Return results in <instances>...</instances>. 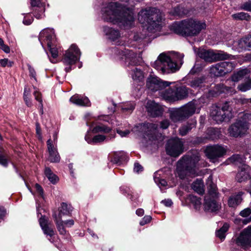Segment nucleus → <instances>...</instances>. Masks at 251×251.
I'll return each mask as SVG.
<instances>
[{"label":"nucleus","mask_w":251,"mask_h":251,"mask_svg":"<svg viewBox=\"0 0 251 251\" xmlns=\"http://www.w3.org/2000/svg\"><path fill=\"white\" fill-rule=\"evenodd\" d=\"M101 13L104 21L125 28L130 27L134 23L132 9L117 2L103 4Z\"/></svg>","instance_id":"obj_1"},{"label":"nucleus","mask_w":251,"mask_h":251,"mask_svg":"<svg viewBox=\"0 0 251 251\" xmlns=\"http://www.w3.org/2000/svg\"><path fill=\"white\" fill-rule=\"evenodd\" d=\"M184 54L173 52V61L171 57L165 52L161 53L152 63V66L163 74L174 73L177 71L183 64Z\"/></svg>","instance_id":"obj_2"},{"label":"nucleus","mask_w":251,"mask_h":251,"mask_svg":"<svg viewBox=\"0 0 251 251\" xmlns=\"http://www.w3.org/2000/svg\"><path fill=\"white\" fill-rule=\"evenodd\" d=\"M206 27L204 22L193 19L175 22L170 26L171 30L175 33L185 36H196Z\"/></svg>","instance_id":"obj_3"},{"label":"nucleus","mask_w":251,"mask_h":251,"mask_svg":"<svg viewBox=\"0 0 251 251\" xmlns=\"http://www.w3.org/2000/svg\"><path fill=\"white\" fill-rule=\"evenodd\" d=\"M138 19L149 32H154L160 28L163 15L159 9L148 7L142 9L138 13Z\"/></svg>","instance_id":"obj_4"},{"label":"nucleus","mask_w":251,"mask_h":251,"mask_svg":"<svg viewBox=\"0 0 251 251\" xmlns=\"http://www.w3.org/2000/svg\"><path fill=\"white\" fill-rule=\"evenodd\" d=\"M200 160V157L196 154H187L183 156L177 163L178 176L181 179H183L187 176H197V166Z\"/></svg>","instance_id":"obj_5"},{"label":"nucleus","mask_w":251,"mask_h":251,"mask_svg":"<svg viewBox=\"0 0 251 251\" xmlns=\"http://www.w3.org/2000/svg\"><path fill=\"white\" fill-rule=\"evenodd\" d=\"M251 121V114L243 113L241 114L236 121L228 127L227 131L229 135L235 138L243 136L249 128V122Z\"/></svg>","instance_id":"obj_6"},{"label":"nucleus","mask_w":251,"mask_h":251,"mask_svg":"<svg viewBox=\"0 0 251 251\" xmlns=\"http://www.w3.org/2000/svg\"><path fill=\"white\" fill-rule=\"evenodd\" d=\"M197 101L192 100L179 108L170 112V118L174 122H182L192 116L197 110Z\"/></svg>","instance_id":"obj_7"},{"label":"nucleus","mask_w":251,"mask_h":251,"mask_svg":"<svg viewBox=\"0 0 251 251\" xmlns=\"http://www.w3.org/2000/svg\"><path fill=\"white\" fill-rule=\"evenodd\" d=\"M39 40L43 47H44L43 42L44 41L47 42L52 57V59L50 58V61L53 63H56L55 59L58 56V50L54 47L56 46V39L53 29L46 28L42 30L39 36Z\"/></svg>","instance_id":"obj_8"},{"label":"nucleus","mask_w":251,"mask_h":251,"mask_svg":"<svg viewBox=\"0 0 251 251\" xmlns=\"http://www.w3.org/2000/svg\"><path fill=\"white\" fill-rule=\"evenodd\" d=\"M232 110L229 102H225L222 107L213 105L210 109V116L217 123H221L226 119H229V115Z\"/></svg>","instance_id":"obj_9"},{"label":"nucleus","mask_w":251,"mask_h":251,"mask_svg":"<svg viewBox=\"0 0 251 251\" xmlns=\"http://www.w3.org/2000/svg\"><path fill=\"white\" fill-rule=\"evenodd\" d=\"M165 149L168 155L177 157L183 152L184 142L178 137L172 138L168 140Z\"/></svg>","instance_id":"obj_10"},{"label":"nucleus","mask_w":251,"mask_h":251,"mask_svg":"<svg viewBox=\"0 0 251 251\" xmlns=\"http://www.w3.org/2000/svg\"><path fill=\"white\" fill-rule=\"evenodd\" d=\"M81 52L77 47L73 44L69 49L66 50L62 61L66 65H69L68 67L65 68L66 72H69L72 70L71 65L76 63L80 57Z\"/></svg>","instance_id":"obj_11"},{"label":"nucleus","mask_w":251,"mask_h":251,"mask_svg":"<svg viewBox=\"0 0 251 251\" xmlns=\"http://www.w3.org/2000/svg\"><path fill=\"white\" fill-rule=\"evenodd\" d=\"M58 211L59 212L58 214L56 211H54L52 214V217L59 233L61 234L64 235L66 233V230L64 228L62 217L64 215L70 214L72 209L70 205H68L67 203L62 202L61 204V206L58 208Z\"/></svg>","instance_id":"obj_12"},{"label":"nucleus","mask_w":251,"mask_h":251,"mask_svg":"<svg viewBox=\"0 0 251 251\" xmlns=\"http://www.w3.org/2000/svg\"><path fill=\"white\" fill-rule=\"evenodd\" d=\"M188 94V89L185 86L174 87L166 90L164 96L169 100L176 101L184 99Z\"/></svg>","instance_id":"obj_13"},{"label":"nucleus","mask_w":251,"mask_h":251,"mask_svg":"<svg viewBox=\"0 0 251 251\" xmlns=\"http://www.w3.org/2000/svg\"><path fill=\"white\" fill-rule=\"evenodd\" d=\"M235 64L231 62H222L215 64L211 68V72L216 76L223 75L231 72Z\"/></svg>","instance_id":"obj_14"},{"label":"nucleus","mask_w":251,"mask_h":251,"mask_svg":"<svg viewBox=\"0 0 251 251\" xmlns=\"http://www.w3.org/2000/svg\"><path fill=\"white\" fill-rule=\"evenodd\" d=\"M124 47H121L119 50L117 51L118 56L120 59H125L126 64L127 65H136L139 62V58L137 55L132 50L127 49L123 50Z\"/></svg>","instance_id":"obj_15"},{"label":"nucleus","mask_w":251,"mask_h":251,"mask_svg":"<svg viewBox=\"0 0 251 251\" xmlns=\"http://www.w3.org/2000/svg\"><path fill=\"white\" fill-rule=\"evenodd\" d=\"M171 82L166 81H163L159 77L150 75L147 80V87L149 89L152 91H157L169 86Z\"/></svg>","instance_id":"obj_16"},{"label":"nucleus","mask_w":251,"mask_h":251,"mask_svg":"<svg viewBox=\"0 0 251 251\" xmlns=\"http://www.w3.org/2000/svg\"><path fill=\"white\" fill-rule=\"evenodd\" d=\"M236 244L244 248L251 246V226L245 229L236 240Z\"/></svg>","instance_id":"obj_17"},{"label":"nucleus","mask_w":251,"mask_h":251,"mask_svg":"<svg viewBox=\"0 0 251 251\" xmlns=\"http://www.w3.org/2000/svg\"><path fill=\"white\" fill-rule=\"evenodd\" d=\"M226 152L225 148L219 145L208 146L205 151L206 156L211 160L222 157Z\"/></svg>","instance_id":"obj_18"},{"label":"nucleus","mask_w":251,"mask_h":251,"mask_svg":"<svg viewBox=\"0 0 251 251\" xmlns=\"http://www.w3.org/2000/svg\"><path fill=\"white\" fill-rule=\"evenodd\" d=\"M30 5L35 17L38 19H42L44 16L45 3L41 0H30Z\"/></svg>","instance_id":"obj_19"},{"label":"nucleus","mask_w":251,"mask_h":251,"mask_svg":"<svg viewBox=\"0 0 251 251\" xmlns=\"http://www.w3.org/2000/svg\"><path fill=\"white\" fill-rule=\"evenodd\" d=\"M203 207L204 210L207 212H216L220 209L221 205L215 199L210 198L208 196H205Z\"/></svg>","instance_id":"obj_20"},{"label":"nucleus","mask_w":251,"mask_h":251,"mask_svg":"<svg viewBox=\"0 0 251 251\" xmlns=\"http://www.w3.org/2000/svg\"><path fill=\"white\" fill-rule=\"evenodd\" d=\"M146 108L148 113L152 117H157L161 115L163 111L161 105L152 100L148 101Z\"/></svg>","instance_id":"obj_21"},{"label":"nucleus","mask_w":251,"mask_h":251,"mask_svg":"<svg viewBox=\"0 0 251 251\" xmlns=\"http://www.w3.org/2000/svg\"><path fill=\"white\" fill-rule=\"evenodd\" d=\"M48 150L49 153V160L51 162H58L60 158L57 151L55 147L52 144V141L49 139L47 142Z\"/></svg>","instance_id":"obj_22"},{"label":"nucleus","mask_w":251,"mask_h":251,"mask_svg":"<svg viewBox=\"0 0 251 251\" xmlns=\"http://www.w3.org/2000/svg\"><path fill=\"white\" fill-rule=\"evenodd\" d=\"M206 184L207 185L208 194L210 198L215 199L218 197V193L216 185L212 182V176H210L207 180Z\"/></svg>","instance_id":"obj_23"},{"label":"nucleus","mask_w":251,"mask_h":251,"mask_svg":"<svg viewBox=\"0 0 251 251\" xmlns=\"http://www.w3.org/2000/svg\"><path fill=\"white\" fill-rule=\"evenodd\" d=\"M214 50H206L204 49L199 50V56L206 62H212L214 61Z\"/></svg>","instance_id":"obj_24"},{"label":"nucleus","mask_w":251,"mask_h":251,"mask_svg":"<svg viewBox=\"0 0 251 251\" xmlns=\"http://www.w3.org/2000/svg\"><path fill=\"white\" fill-rule=\"evenodd\" d=\"M249 177V173L248 167L246 165H243L240 168L238 173L236 175V179L239 182L245 181Z\"/></svg>","instance_id":"obj_25"},{"label":"nucleus","mask_w":251,"mask_h":251,"mask_svg":"<svg viewBox=\"0 0 251 251\" xmlns=\"http://www.w3.org/2000/svg\"><path fill=\"white\" fill-rule=\"evenodd\" d=\"M70 100L72 103L79 106H89L90 103V101L87 98L81 97L78 95L73 96Z\"/></svg>","instance_id":"obj_26"},{"label":"nucleus","mask_w":251,"mask_h":251,"mask_svg":"<svg viewBox=\"0 0 251 251\" xmlns=\"http://www.w3.org/2000/svg\"><path fill=\"white\" fill-rule=\"evenodd\" d=\"M147 127L148 129L147 135L151 140H154L157 139L156 134L158 130V126L154 124L148 123L147 124Z\"/></svg>","instance_id":"obj_27"},{"label":"nucleus","mask_w":251,"mask_h":251,"mask_svg":"<svg viewBox=\"0 0 251 251\" xmlns=\"http://www.w3.org/2000/svg\"><path fill=\"white\" fill-rule=\"evenodd\" d=\"M103 29L105 34L112 41L116 40L120 36V33L118 30H115L107 26H104Z\"/></svg>","instance_id":"obj_28"},{"label":"nucleus","mask_w":251,"mask_h":251,"mask_svg":"<svg viewBox=\"0 0 251 251\" xmlns=\"http://www.w3.org/2000/svg\"><path fill=\"white\" fill-rule=\"evenodd\" d=\"M196 121L195 120L188 122L186 125L182 126L179 129V132L180 135H186L193 128L196 127Z\"/></svg>","instance_id":"obj_29"},{"label":"nucleus","mask_w":251,"mask_h":251,"mask_svg":"<svg viewBox=\"0 0 251 251\" xmlns=\"http://www.w3.org/2000/svg\"><path fill=\"white\" fill-rule=\"evenodd\" d=\"M234 44H237L238 50H251V45L249 40V36L239 40L238 42H235Z\"/></svg>","instance_id":"obj_30"},{"label":"nucleus","mask_w":251,"mask_h":251,"mask_svg":"<svg viewBox=\"0 0 251 251\" xmlns=\"http://www.w3.org/2000/svg\"><path fill=\"white\" fill-rule=\"evenodd\" d=\"M192 189L197 193L202 195L204 193V185L202 181L197 179L192 184Z\"/></svg>","instance_id":"obj_31"},{"label":"nucleus","mask_w":251,"mask_h":251,"mask_svg":"<svg viewBox=\"0 0 251 251\" xmlns=\"http://www.w3.org/2000/svg\"><path fill=\"white\" fill-rule=\"evenodd\" d=\"M135 105L133 102H127L120 104L118 108H120L123 113H131L134 110Z\"/></svg>","instance_id":"obj_32"},{"label":"nucleus","mask_w":251,"mask_h":251,"mask_svg":"<svg viewBox=\"0 0 251 251\" xmlns=\"http://www.w3.org/2000/svg\"><path fill=\"white\" fill-rule=\"evenodd\" d=\"M214 61L230 59L232 56L222 50H214Z\"/></svg>","instance_id":"obj_33"},{"label":"nucleus","mask_w":251,"mask_h":251,"mask_svg":"<svg viewBox=\"0 0 251 251\" xmlns=\"http://www.w3.org/2000/svg\"><path fill=\"white\" fill-rule=\"evenodd\" d=\"M204 82V78L203 76L195 77L188 82V85L194 88H198L201 86L202 84Z\"/></svg>","instance_id":"obj_34"},{"label":"nucleus","mask_w":251,"mask_h":251,"mask_svg":"<svg viewBox=\"0 0 251 251\" xmlns=\"http://www.w3.org/2000/svg\"><path fill=\"white\" fill-rule=\"evenodd\" d=\"M242 198L240 195H236L230 197L228 201V204L229 207H236L242 201Z\"/></svg>","instance_id":"obj_35"},{"label":"nucleus","mask_w":251,"mask_h":251,"mask_svg":"<svg viewBox=\"0 0 251 251\" xmlns=\"http://www.w3.org/2000/svg\"><path fill=\"white\" fill-rule=\"evenodd\" d=\"M131 75L133 79L141 81L144 78V75L141 69L135 68L132 70Z\"/></svg>","instance_id":"obj_36"},{"label":"nucleus","mask_w":251,"mask_h":251,"mask_svg":"<svg viewBox=\"0 0 251 251\" xmlns=\"http://www.w3.org/2000/svg\"><path fill=\"white\" fill-rule=\"evenodd\" d=\"M45 174L49 180L53 184H55L58 181V177L54 174L51 170L46 167L45 170Z\"/></svg>","instance_id":"obj_37"},{"label":"nucleus","mask_w":251,"mask_h":251,"mask_svg":"<svg viewBox=\"0 0 251 251\" xmlns=\"http://www.w3.org/2000/svg\"><path fill=\"white\" fill-rule=\"evenodd\" d=\"M228 228V225L226 223L224 224L223 226L216 232L217 237L219 238L221 240H224L226 237L225 233L227 231Z\"/></svg>","instance_id":"obj_38"},{"label":"nucleus","mask_w":251,"mask_h":251,"mask_svg":"<svg viewBox=\"0 0 251 251\" xmlns=\"http://www.w3.org/2000/svg\"><path fill=\"white\" fill-rule=\"evenodd\" d=\"M172 14L174 16H177L182 17L183 15H187L188 13L187 10L185 9L183 7L177 6L175 7L173 11L171 12Z\"/></svg>","instance_id":"obj_39"},{"label":"nucleus","mask_w":251,"mask_h":251,"mask_svg":"<svg viewBox=\"0 0 251 251\" xmlns=\"http://www.w3.org/2000/svg\"><path fill=\"white\" fill-rule=\"evenodd\" d=\"M34 89H35V91L34 92L33 95L35 97V100L40 102V113L42 115L43 114V104L42 99L41 97V94L40 92L37 91L36 88L34 87Z\"/></svg>","instance_id":"obj_40"},{"label":"nucleus","mask_w":251,"mask_h":251,"mask_svg":"<svg viewBox=\"0 0 251 251\" xmlns=\"http://www.w3.org/2000/svg\"><path fill=\"white\" fill-rule=\"evenodd\" d=\"M110 130L111 128L110 127L103 125L97 126L92 130L94 133H108Z\"/></svg>","instance_id":"obj_41"},{"label":"nucleus","mask_w":251,"mask_h":251,"mask_svg":"<svg viewBox=\"0 0 251 251\" xmlns=\"http://www.w3.org/2000/svg\"><path fill=\"white\" fill-rule=\"evenodd\" d=\"M232 17L236 20H246L249 19V15L248 13L245 12H239L232 15Z\"/></svg>","instance_id":"obj_42"},{"label":"nucleus","mask_w":251,"mask_h":251,"mask_svg":"<svg viewBox=\"0 0 251 251\" xmlns=\"http://www.w3.org/2000/svg\"><path fill=\"white\" fill-rule=\"evenodd\" d=\"M229 161L236 164H242L244 162V158L240 155L235 154L229 158Z\"/></svg>","instance_id":"obj_43"},{"label":"nucleus","mask_w":251,"mask_h":251,"mask_svg":"<svg viewBox=\"0 0 251 251\" xmlns=\"http://www.w3.org/2000/svg\"><path fill=\"white\" fill-rule=\"evenodd\" d=\"M0 164L4 167L8 164L7 159L5 154L3 152V149L0 146Z\"/></svg>","instance_id":"obj_44"},{"label":"nucleus","mask_w":251,"mask_h":251,"mask_svg":"<svg viewBox=\"0 0 251 251\" xmlns=\"http://www.w3.org/2000/svg\"><path fill=\"white\" fill-rule=\"evenodd\" d=\"M238 88L242 92H245L251 89V81H248L245 83L238 85Z\"/></svg>","instance_id":"obj_45"},{"label":"nucleus","mask_w":251,"mask_h":251,"mask_svg":"<svg viewBox=\"0 0 251 251\" xmlns=\"http://www.w3.org/2000/svg\"><path fill=\"white\" fill-rule=\"evenodd\" d=\"M248 72V70L245 69L239 71L236 74L234 75L232 77V79L233 81H238L241 77H242L244 75L247 74Z\"/></svg>","instance_id":"obj_46"},{"label":"nucleus","mask_w":251,"mask_h":251,"mask_svg":"<svg viewBox=\"0 0 251 251\" xmlns=\"http://www.w3.org/2000/svg\"><path fill=\"white\" fill-rule=\"evenodd\" d=\"M225 87L223 84H218L215 86L214 90L212 91L214 94H213L214 96H216L219 94L224 92Z\"/></svg>","instance_id":"obj_47"},{"label":"nucleus","mask_w":251,"mask_h":251,"mask_svg":"<svg viewBox=\"0 0 251 251\" xmlns=\"http://www.w3.org/2000/svg\"><path fill=\"white\" fill-rule=\"evenodd\" d=\"M189 199L191 202L195 205L196 208L200 207L201 204V199L200 198L196 196H190Z\"/></svg>","instance_id":"obj_48"},{"label":"nucleus","mask_w":251,"mask_h":251,"mask_svg":"<svg viewBox=\"0 0 251 251\" xmlns=\"http://www.w3.org/2000/svg\"><path fill=\"white\" fill-rule=\"evenodd\" d=\"M124 154V153L123 152H120L118 154H115L114 158L111 160V161L113 163L115 164L121 162L123 160H124V157H123Z\"/></svg>","instance_id":"obj_49"},{"label":"nucleus","mask_w":251,"mask_h":251,"mask_svg":"<svg viewBox=\"0 0 251 251\" xmlns=\"http://www.w3.org/2000/svg\"><path fill=\"white\" fill-rule=\"evenodd\" d=\"M106 139V137L102 135H97L93 138L92 144L101 143Z\"/></svg>","instance_id":"obj_50"},{"label":"nucleus","mask_w":251,"mask_h":251,"mask_svg":"<svg viewBox=\"0 0 251 251\" xmlns=\"http://www.w3.org/2000/svg\"><path fill=\"white\" fill-rule=\"evenodd\" d=\"M13 65V62L9 61L7 58L0 59V66L2 67H5L6 66L11 67Z\"/></svg>","instance_id":"obj_51"},{"label":"nucleus","mask_w":251,"mask_h":251,"mask_svg":"<svg viewBox=\"0 0 251 251\" xmlns=\"http://www.w3.org/2000/svg\"><path fill=\"white\" fill-rule=\"evenodd\" d=\"M42 229L44 231L45 234H47V235H49L50 237L54 234V232L53 229L49 226H46Z\"/></svg>","instance_id":"obj_52"},{"label":"nucleus","mask_w":251,"mask_h":251,"mask_svg":"<svg viewBox=\"0 0 251 251\" xmlns=\"http://www.w3.org/2000/svg\"><path fill=\"white\" fill-rule=\"evenodd\" d=\"M170 126V121L169 120H164L160 123V128L162 129H167Z\"/></svg>","instance_id":"obj_53"},{"label":"nucleus","mask_w":251,"mask_h":251,"mask_svg":"<svg viewBox=\"0 0 251 251\" xmlns=\"http://www.w3.org/2000/svg\"><path fill=\"white\" fill-rule=\"evenodd\" d=\"M36 133L38 139L40 140H42V136L41 129L40 126V125L38 123L36 124Z\"/></svg>","instance_id":"obj_54"},{"label":"nucleus","mask_w":251,"mask_h":251,"mask_svg":"<svg viewBox=\"0 0 251 251\" xmlns=\"http://www.w3.org/2000/svg\"><path fill=\"white\" fill-rule=\"evenodd\" d=\"M251 213V209L250 208H246L240 213V215L243 217H247Z\"/></svg>","instance_id":"obj_55"},{"label":"nucleus","mask_w":251,"mask_h":251,"mask_svg":"<svg viewBox=\"0 0 251 251\" xmlns=\"http://www.w3.org/2000/svg\"><path fill=\"white\" fill-rule=\"evenodd\" d=\"M151 220V217L150 216H145L140 221V225L141 226H144L149 223Z\"/></svg>","instance_id":"obj_56"},{"label":"nucleus","mask_w":251,"mask_h":251,"mask_svg":"<svg viewBox=\"0 0 251 251\" xmlns=\"http://www.w3.org/2000/svg\"><path fill=\"white\" fill-rule=\"evenodd\" d=\"M35 188L37 193H38L40 197H42V198H43L44 192H43V189L42 188V187L39 184H36L35 185Z\"/></svg>","instance_id":"obj_57"},{"label":"nucleus","mask_w":251,"mask_h":251,"mask_svg":"<svg viewBox=\"0 0 251 251\" xmlns=\"http://www.w3.org/2000/svg\"><path fill=\"white\" fill-rule=\"evenodd\" d=\"M33 21V19L32 17L26 16L25 17L23 20V23L25 25H30Z\"/></svg>","instance_id":"obj_58"},{"label":"nucleus","mask_w":251,"mask_h":251,"mask_svg":"<svg viewBox=\"0 0 251 251\" xmlns=\"http://www.w3.org/2000/svg\"><path fill=\"white\" fill-rule=\"evenodd\" d=\"M154 180L158 185H160L162 186H165L167 185V182L164 179H160L159 177H155Z\"/></svg>","instance_id":"obj_59"},{"label":"nucleus","mask_w":251,"mask_h":251,"mask_svg":"<svg viewBox=\"0 0 251 251\" xmlns=\"http://www.w3.org/2000/svg\"><path fill=\"white\" fill-rule=\"evenodd\" d=\"M117 132L119 134L121 137H126L127 135H128L130 133V131L129 130H125L124 131H122L120 129H117Z\"/></svg>","instance_id":"obj_60"},{"label":"nucleus","mask_w":251,"mask_h":251,"mask_svg":"<svg viewBox=\"0 0 251 251\" xmlns=\"http://www.w3.org/2000/svg\"><path fill=\"white\" fill-rule=\"evenodd\" d=\"M242 9L251 11V2H246L241 6Z\"/></svg>","instance_id":"obj_61"},{"label":"nucleus","mask_w":251,"mask_h":251,"mask_svg":"<svg viewBox=\"0 0 251 251\" xmlns=\"http://www.w3.org/2000/svg\"><path fill=\"white\" fill-rule=\"evenodd\" d=\"M39 223L42 229L48 226L47 221L45 219V217H41L40 218Z\"/></svg>","instance_id":"obj_62"},{"label":"nucleus","mask_w":251,"mask_h":251,"mask_svg":"<svg viewBox=\"0 0 251 251\" xmlns=\"http://www.w3.org/2000/svg\"><path fill=\"white\" fill-rule=\"evenodd\" d=\"M143 167L142 166L140 165L138 163H135L134 164V171L136 173H139L140 172H142L143 171Z\"/></svg>","instance_id":"obj_63"},{"label":"nucleus","mask_w":251,"mask_h":251,"mask_svg":"<svg viewBox=\"0 0 251 251\" xmlns=\"http://www.w3.org/2000/svg\"><path fill=\"white\" fill-rule=\"evenodd\" d=\"M74 224V221L73 220H69L65 221H63V226H66V227H71ZM65 226H64V228Z\"/></svg>","instance_id":"obj_64"}]
</instances>
